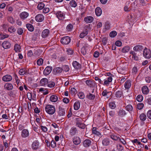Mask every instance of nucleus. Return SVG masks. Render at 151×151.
<instances>
[{
    "label": "nucleus",
    "mask_w": 151,
    "mask_h": 151,
    "mask_svg": "<svg viewBox=\"0 0 151 151\" xmlns=\"http://www.w3.org/2000/svg\"><path fill=\"white\" fill-rule=\"evenodd\" d=\"M143 55L144 57H151V51L149 49L145 48L143 51Z\"/></svg>",
    "instance_id": "5"
},
{
    "label": "nucleus",
    "mask_w": 151,
    "mask_h": 151,
    "mask_svg": "<svg viewBox=\"0 0 151 151\" xmlns=\"http://www.w3.org/2000/svg\"><path fill=\"white\" fill-rule=\"evenodd\" d=\"M77 130L75 127H72L70 129L69 133L72 136L74 135L77 132Z\"/></svg>",
    "instance_id": "15"
},
{
    "label": "nucleus",
    "mask_w": 151,
    "mask_h": 151,
    "mask_svg": "<svg viewBox=\"0 0 151 151\" xmlns=\"http://www.w3.org/2000/svg\"><path fill=\"white\" fill-rule=\"evenodd\" d=\"M22 136L23 137H26L29 135V132L28 130L27 129H24L22 132H21Z\"/></svg>",
    "instance_id": "13"
},
{
    "label": "nucleus",
    "mask_w": 151,
    "mask_h": 151,
    "mask_svg": "<svg viewBox=\"0 0 151 151\" xmlns=\"http://www.w3.org/2000/svg\"><path fill=\"white\" fill-rule=\"evenodd\" d=\"M130 4L129 1H127L126 3V6L124 8V10L126 12H129L130 11V9L129 7V5Z\"/></svg>",
    "instance_id": "34"
},
{
    "label": "nucleus",
    "mask_w": 151,
    "mask_h": 151,
    "mask_svg": "<svg viewBox=\"0 0 151 151\" xmlns=\"http://www.w3.org/2000/svg\"><path fill=\"white\" fill-rule=\"evenodd\" d=\"M82 121V119L81 118H76V126L78 125L79 124H80Z\"/></svg>",
    "instance_id": "53"
},
{
    "label": "nucleus",
    "mask_w": 151,
    "mask_h": 151,
    "mask_svg": "<svg viewBox=\"0 0 151 151\" xmlns=\"http://www.w3.org/2000/svg\"><path fill=\"white\" fill-rule=\"evenodd\" d=\"M110 137L111 138L115 141H117L119 139V137L118 135L116 134H112L110 135Z\"/></svg>",
    "instance_id": "22"
},
{
    "label": "nucleus",
    "mask_w": 151,
    "mask_h": 151,
    "mask_svg": "<svg viewBox=\"0 0 151 151\" xmlns=\"http://www.w3.org/2000/svg\"><path fill=\"white\" fill-rule=\"evenodd\" d=\"M20 49L21 47L18 44H16L15 45L14 49L16 52H19Z\"/></svg>",
    "instance_id": "36"
},
{
    "label": "nucleus",
    "mask_w": 151,
    "mask_h": 151,
    "mask_svg": "<svg viewBox=\"0 0 151 151\" xmlns=\"http://www.w3.org/2000/svg\"><path fill=\"white\" fill-rule=\"evenodd\" d=\"M110 93V92L107 91L106 90H105L102 92V95L104 96H106L108 93Z\"/></svg>",
    "instance_id": "59"
},
{
    "label": "nucleus",
    "mask_w": 151,
    "mask_h": 151,
    "mask_svg": "<svg viewBox=\"0 0 151 151\" xmlns=\"http://www.w3.org/2000/svg\"><path fill=\"white\" fill-rule=\"evenodd\" d=\"M88 33V31L86 29L84 31L81 33L80 35V37L81 38H83L85 36H86Z\"/></svg>",
    "instance_id": "33"
},
{
    "label": "nucleus",
    "mask_w": 151,
    "mask_h": 151,
    "mask_svg": "<svg viewBox=\"0 0 151 151\" xmlns=\"http://www.w3.org/2000/svg\"><path fill=\"white\" fill-rule=\"evenodd\" d=\"M110 142L109 139L108 138H105L103 140L102 144L103 145L107 146L109 144Z\"/></svg>",
    "instance_id": "25"
},
{
    "label": "nucleus",
    "mask_w": 151,
    "mask_h": 151,
    "mask_svg": "<svg viewBox=\"0 0 151 151\" xmlns=\"http://www.w3.org/2000/svg\"><path fill=\"white\" fill-rule=\"evenodd\" d=\"M130 48L129 46H125L123 48L122 50V52L124 53L127 52L129 50Z\"/></svg>",
    "instance_id": "38"
},
{
    "label": "nucleus",
    "mask_w": 151,
    "mask_h": 151,
    "mask_svg": "<svg viewBox=\"0 0 151 151\" xmlns=\"http://www.w3.org/2000/svg\"><path fill=\"white\" fill-rule=\"evenodd\" d=\"M86 97L89 100H92L94 99L95 97V96L94 94L89 93L88 94L86 95Z\"/></svg>",
    "instance_id": "26"
},
{
    "label": "nucleus",
    "mask_w": 151,
    "mask_h": 151,
    "mask_svg": "<svg viewBox=\"0 0 151 151\" xmlns=\"http://www.w3.org/2000/svg\"><path fill=\"white\" fill-rule=\"evenodd\" d=\"M93 20V18L92 16H88L85 17L84 19V21L86 23H91L92 22Z\"/></svg>",
    "instance_id": "17"
},
{
    "label": "nucleus",
    "mask_w": 151,
    "mask_h": 151,
    "mask_svg": "<svg viewBox=\"0 0 151 151\" xmlns=\"http://www.w3.org/2000/svg\"><path fill=\"white\" fill-rule=\"evenodd\" d=\"M32 148L34 150H37L39 147V144L37 141H34L32 145Z\"/></svg>",
    "instance_id": "8"
},
{
    "label": "nucleus",
    "mask_w": 151,
    "mask_h": 151,
    "mask_svg": "<svg viewBox=\"0 0 151 151\" xmlns=\"http://www.w3.org/2000/svg\"><path fill=\"white\" fill-rule=\"evenodd\" d=\"M142 91L143 93L145 94L148 93L149 92V90L148 88L146 86H144L142 88Z\"/></svg>",
    "instance_id": "30"
},
{
    "label": "nucleus",
    "mask_w": 151,
    "mask_h": 151,
    "mask_svg": "<svg viewBox=\"0 0 151 151\" xmlns=\"http://www.w3.org/2000/svg\"><path fill=\"white\" fill-rule=\"evenodd\" d=\"M52 69V67L50 66H47L44 70L43 71V74L46 76L48 75L50 73Z\"/></svg>",
    "instance_id": "7"
},
{
    "label": "nucleus",
    "mask_w": 151,
    "mask_h": 151,
    "mask_svg": "<svg viewBox=\"0 0 151 151\" xmlns=\"http://www.w3.org/2000/svg\"><path fill=\"white\" fill-rule=\"evenodd\" d=\"M69 4L70 5V6L73 7L75 8L77 6L76 2L75 1L73 0H71L70 1Z\"/></svg>",
    "instance_id": "37"
},
{
    "label": "nucleus",
    "mask_w": 151,
    "mask_h": 151,
    "mask_svg": "<svg viewBox=\"0 0 151 151\" xmlns=\"http://www.w3.org/2000/svg\"><path fill=\"white\" fill-rule=\"evenodd\" d=\"M105 29H109L110 28L109 23L108 22H107L105 23Z\"/></svg>",
    "instance_id": "62"
},
{
    "label": "nucleus",
    "mask_w": 151,
    "mask_h": 151,
    "mask_svg": "<svg viewBox=\"0 0 151 151\" xmlns=\"http://www.w3.org/2000/svg\"><path fill=\"white\" fill-rule=\"evenodd\" d=\"M8 31L11 33L15 32L16 30L15 28L13 26H11L8 29Z\"/></svg>",
    "instance_id": "49"
},
{
    "label": "nucleus",
    "mask_w": 151,
    "mask_h": 151,
    "mask_svg": "<svg viewBox=\"0 0 151 151\" xmlns=\"http://www.w3.org/2000/svg\"><path fill=\"white\" fill-rule=\"evenodd\" d=\"M65 14L60 11H58L56 14L57 17L60 20H63L65 18Z\"/></svg>",
    "instance_id": "4"
},
{
    "label": "nucleus",
    "mask_w": 151,
    "mask_h": 151,
    "mask_svg": "<svg viewBox=\"0 0 151 151\" xmlns=\"http://www.w3.org/2000/svg\"><path fill=\"white\" fill-rule=\"evenodd\" d=\"M43 12L44 13L46 14L49 11V9L48 7H45L43 8Z\"/></svg>",
    "instance_id": "60"
},
{
    "label": "nucleus",
    "mask_w": 151,
    "mask_h": 151,
    "mask_svg": "<svg viewBox=\"0 0 151 151\" xmlns=\"http://www.w3.org/2000/svg\"><path fill=\"white\" fill-rule=\"evenodd\" d=\"M91 141L88 139H85L83 142V146L86 147H89L91 145Z\"/></svg>",
    "instance_id": "12"
},
{
    "label": "nucleus",
    "mask_w": 151,
    "mask_h": 151,
    "mask_svg": "<svg viewBox=\"0 0 151 151\" xmlns=\"http://www.w3.org/2000/svg\"><path fill=\"white\" fill-rule=\"evenodd\" d=\"M62 69L63 70H64L65 72H68L70 68L68 65H65L63 66Z\"/></svg>",
    "instance_id": "51"
},
{
    "label": "nucleus",
    "mask_w": 151,
    "mask_h": 151,
    "mask_svg": "<svg viewBox=\"0 0 151 151\" xmlns=\"http://www.w3.org/2000/svg\"><path fill=\"white\" fill-rule=\"evenodd\" d=\"M19 73L20 75H24L26 73V72L24 69H22L19 70Z\"/></svg>",
    "instance_id": "55"
},
{
    "label": "nucleus",
    "mask_w": 151,
    "mask_h": 151,
    "mask_svg": "<svg viewBox=\"0 0 151 151\" xmlns=\"http://www.w3.org/2000/svg\"><path fill=\"white\" fill-rule=\"evenodd\" d=\"M58 97L55 95H52L50 98V100L52 102H56L58 100Z\"/></svg>",
    "instance_id": "29"
},
{
    "label": "nucleus",
    "mask_w": 151,
    "mask_h": 151,
    "mask_svg": "<svg viewBox=\"0 0 151 151\" xmlns=\"http://www.w3.org/2000/svg\"><path fill=\"white\" fill-rule=\"evenodd\" d=\"M49 33V30L47 29H45L42 31V37L45 38L48 36Z\"/></svg>",
    "instance_id": "16"
},
{
    "label": "nucleus",
    "mask_w": 151,
    "mask_h": 151,
    "mask_svg": "<svg viewBox=\"0 0 151 151\" xmlns=\"http://www.w3.org/2000/svg\"><path fill=\"white\" fill-rule=\"evenodd\" d=\"M140 118L141 120L145 121L146 119V116L144 114L142 113L140 116Z\"/></svg>",
    "instance_id": "52"
},
{
    "label": "nucleus",
    "mask_w": 151,
    "mask_h": 151,
    "mask_svg": "<svg viewBox=\"0 0 151 151\" xmlns=\"http://www.w3.org/2000/svg\"><path fill=\"white\" fill-rule=\"evenodd\" d=\"M144 106V104L142 103H139L137 105V108L139 110L141 109Z\"/></svg>",
    "instance_id": "50"
},
{
    "label": "nucleus",
    "mask_w": 151,
    "mask_h": 151,
    "mask_svg": "<svg viewBox=\"0 0 151 151\" xmlns=\"http://www.w3.org/2000/svg\"><path fill=\"white\" fill-rule=\"evenodd\" d=\"M45 111L48 114L52 115L55 113V109L54 106L47 105L45 107Z\"/></svg>",
    "instance_id": "1"
},
{
    "label": "nucleus",
    "mask_w": 151,
    "mask_h": 151,
    "mask_svg": "<svg viewBox=\"0 0 151 151\" xmlns=\"http://www.w3.org/2000/svg\"><path fill=\"white\" fill-rule=\"evenodd\" d=\"M122 94V93L121 91H119L116 92L115 95L117 97H120Z\"/></svg>",
    "instance_id": "48"
},
{
    "label": "nucleus",
    "mask_w": 151,
    "mask_h": 151,
    "mask_svg": "<svg viewBox=\"0 0 151 151\" xmlns=\"http://www.w3.org/2000/svg\"><path fill=\"white\" fill-rule=\"evenodd\" d=\"M131 81L130 80H127L125 82L124 87L126 89H129L131 86Z\"/></svg>",
    "instance_id": "24"
},
{
    "label": "nucleus",
    "mask_w": 151,
    "mask_h": 151,
    "mask_svg": "<svg viewBox=\"0 0 151 151\" xmlns=\"http://www.w3.org/2000/svg\"><path fill=\"white\" fill-rule=\"evenodd\" d=\"M126 109L127 111H132L133 107L131 105L129 104L126 107Z\"/></svg>",
    "instance_id": "46"
},
{
    "label": "nucleus",
    "mask_w": 151,
    "mask_h": 151,
    "mask_svg": "<svg viewBox=\"0 0 151 151\" xmlns=\"http://www.w3.org/2000/svg\"><path fill=\"white\" fill-rule=\"evenodd\" d=\"M78 95L80 99H83L85 98V95L83 93H80L78 94Z\"/></svg>",
    "instance_id": "56"
},
{
    "label": "nucleus",
    "mask_w": 151,
    "mask_h": 151,
    "mask_svg": "<svg viewBox=\"0 0 151 151\" xmlns=\"http://www.w3.org/2000/svg\"><path fill=\"white\" fill-rule=\"evenodd\" d=\"M55 83L52 81H48L47 83V86L50 88H52L55 86Z\"/></svg>",
    "instance_id": "42"
},
{
    "label": "nucleus",
    "mask_w": 151,
    "mask_h": 151,
    "mask_svg": "<svg viewBox=\"0 0 151 151\" xmlns=\"http://www.w3.org/2000/svg\"><path fill=\"white\" fill-rule=\"evenodd\" d=\"M2 45L4 48L6 49L10 47L11 44L9 42L5 41L3 42Z\"/></svg>",
    "instance_id": "10"
},
{
    "label": "nucleus",
    "mask_w": 151,
    "mask_h": 151,
    "mask_svg": "<svg viewBox=\"0 0 151 151\" xmlns=\"http://www.w3.org/2000/svg\"><path fill=\"white\" fill-rule=\"evenodd\" d=\"M109 107L112 109H114L116 107V105L113 102H110L109 104Z\"/></svg>",
    "instance_id": "57"
},
{
    "label": "nucleus",
    "mask_w": 151,
    "mask_h": 151,
    "mask_svg": "<svg viewBox=\"0 0 151 151\" xmlns=\"http://www.w3.org/2000/svg\"><path fill=\"white\" fill-rule=\"evenodd\" d=\"M70 92L72 95H75L77 93V91L75 88H71Z\"/></svg>",
    "instance_id": "45"
},
{
    "label": "nucleus",
    "mask_w": 151,
    "mask_h": 151,
    "mask_svg": "<svg viewBox=\"0 0 151 151\" xmlns=\"http://www.w3.org/2000/svg\"><path fill=\"white\" fill-rule=\"evenodd\" d=\"M44 16L41 14L37 15L35 17V20L37 22H41L44 20Z\"/></svg>",
    "instance_id": "6"
},
{
    "label": "nucleus",
    "mask_w": 151,
    "mask_h": 151,
    "mask_svg": "<svg viewBox=\"0 0 151 151\" xmlns=\"http://www.w3.org/2000/svg\"><path fill=\"white\" fill-rule=\"evenodd\" d=\"M27 28L30 32H32L34 30V28L33 25L30 24H27L26 25Z\"/></svg>",
    "instance_id": "28"
},
{
    "label": "nucleus",
    "mask_w": 151,
    "mask_h": 151,
    "mask_svg": "<svg viewBox=\"0 0 151 151\" xmlns=\"http://www.w3.org/2000/svg\"><path fill=\"white\" fill-rule=\"evenodd\" d=\"M71 41L70 38L68 36H66L62 38L60 40L61 43L64 45L68 44Z\"/></svg>",
    "instance_id": "2"
},
{
    "label": "nucleus",
    "mask_w": 151,
    "mask_h": 151,
    "mask_svg": "<svg viewBox=\"0 0 151 151\" xmlns=\"http://www.w3.org/2000/svg\"><path fill=\"white\" fill-rule=\"evenodd\" d=\"M143 49V47L141 45H137L133 47V50L136 52L139 51Z\"/></svg>",
    "instance_id": "20"
},
{
    "label": "nucleus",
    "mask_w": 151,
    "mask_h": 151,
    "mask_svg": "<svg viewBox=\"0 0 151 151\" xmlns=\"http://www.w3.org/2000/svg\"><path fill=\"white\" fill-rule=\"evenodd\" d=\"M4 88L8 90H12L13 88L12 85L10 83H6L4 86Z\"/></svg>",
    "instance_id": "19"
},
{
    "label": "nucleus",
    "mask_w": 151,
    "mask_h": 151,
    "mask_svg": "<svg viewBox=\"0 0 151 151\" xmlns=\"http://www.w3.org/2000/svg\"><path fill=\"white\" fill-rule=\"evenodd\" d=\"M80 107V103L78 101H76L74 105V108L75 110H78Z\"/></svg>",
    "instance_id": "31"
},
{
    "label": "nucleus",
    "mask_w": 151,
    "mask_h": 151,
    "mask_svg": "<svg viewBox=\"0 0 151 151\" xmlns=\"http://www.w3.org/2000/svg\"><path fill=\"white\" fill-rule=\"evenodd\" d=\"M147 116L148 117L151 119V110H150L147 112Z\"/></svg>",
    "instance_id": "64"
},
{
    "label": "nucleus",
    "mask_w": 151,
    "mask_h": 151,
    "mask_svg": "<svg viewBox=\"0 0 151 151\" xmlns=\"http://www.w3.org/2000/svg\"><path fill=\"white\" fill-rule=\"evenodd\" d=\"M95 12L97 16H100L102 14V10L100 7H97L95 9Z\"/></svg>",
    "instance_id": "18"
},
{
    "label": "nucleus",
    "mask_w": 151,
    "mask_h": 151,
    "mask_svg": "<svg viewBox=\"0 0 151 151\" xmlns=\"http://www.w3.org/2000/svg\"><path fill=\"white\" fill-rule=\"evenodd\" d=\"M73 65L76 69H78L81 68V65L77 62L74 61L73 63Z\"/></svg>",
    "instance_id": "23"
},
{
    "label": "nucleus",
    "mask_w": 151,
    "mask_h": 151,
    "mask_svg": "<svg viewBox=\"0 0 151 151\" xmlns=\"http://www.w3.org/2000/svg\"><path fill=\"white\" fill-rule=\"evenodd\" d=\"M44 4L42 2L39 3L37 6V8L39 10L42 9L45 6Z\"/></svg>",
    "instance_id": "35"
},
{
    "label": "nucleus",
    "mask_w": 151,
    "mask_h": 151,
    "mask_svg": "<svg viewBox=\"0 0 151 151\" xmlns=\"http://www.w3.org/2000/svg\"><path fill=\"white\" fill-rule=\"evenodd\" d=\"M93 82L90 80H87L86 81V83L88 86L91 87L93 86Z\"/></svg>",
    "instance_id": "41"
},
{
    "label": "nucleus",
    "mask_w": 151,
    "mask_h": 151,
    "mask_svg": "<svg viewBox=\"0 0 151 151\" xmlns=\"http://www.w3.org/2000/svg\"><path fill=\"white\" fill-rule=\"evenodd\" d=\"M126 113L124 110L120 109L118 112V115L120 116H124L126 114Z\"/></svg>",
    "instance_id": "32"
},
{
    "label": "nucleus",
    "mask_w": 151,
    "mask_h": 151,
    "mask_svg": "<svg viewBox=\"0 0 151 151\" xmlns=\"http://www.w3.org/2000/svg\"><path fill=\"white\" fill-rule=\"evenodd\" d=\"M117 33L116 31H113L109 34V36L111 37H114L117 35Z\"/></svg>",
    "instance_id": "43"
},
{
    "label": "nucleus",
    "mask_w": 151,
    "mask_h": 151,
    "mask_svg": "<svg viewBox=\"0 0 151 151\" xmlns=\"http://www.w3.org/2000/svg\"><path fill=\"white\" fill-rule=\"evenodd\" d=\"M12 80V77L10 75L4 76L2 78V80L5 82L9 81Z\"/></svg>",
    "instance_id": "9"
},
{
    "label": "nucleus",
    "mask_w": 151,
    "mask_h": 151,
    "mask_svg": "<svg viewBox=\"0 0 151 151\" xmlns=\"http://www.w3.org/2000/svg\"><path fill=\"white\" fill-rule=\"evenodd\" d=\"M7 19L8 22L12 24H13L15 23V21L12 16H9L7 17Z\"/></svg>",
    "instance_id": "27"
},
{
    "label": "nucleus",
    "mask_w": 151,
    "mask_h": 151,
    "mask_svg": "<svg viewBox=\"0 0 151 151\" xmlns=\"http://www.w3.org/2000/svg\"><path fill=\"white\" fill-rule=\"evenodd\" d=\"M29 14L25 12H22L20 14V17L23 19L27 18Z\"/></svg>",
    "instance_id": "14"
},
{
    "label": "nucleus",
    "mask_w": 151,
    "mask_h": 151,
    "mask_svg": "<svg viewBox=\"0 0 151 151\" xmlns=\"http://www.w3.org/2000/svg\"><path fill=\"white\" fill-rule=\"evenodd\" d=\"M143 99V97L141 95H138L136 98L137 100L139 102L142 101Z\"/></svg>",
    "instance_id": "47"
},
{
    "label": "nucleus",
    "mask_w": 151,
    "mask_h": 151,
    "mask_svg": "<svg viewBox=\"0 0 151 151\" xmlns=\"http://www.w3.org/2000/svg\"><path fill=\"white\" fill-rule=\"evenodd\" d=\"M117 148L119 151H122L124 149L123 147L120 145H119L117 146Z\"/></svg>",
    "instance_id": "63"
},
{
    "label": "nucleus",
    "mask_w": 151,
    "mask_h": 151,
    "mask_svg": "<svg viewBox=\"0 0 151 151\" xmlns=\"http://www.w3.org/2000/svg\"><path fill=\"white\" fill-rule=\"evenodd\" d=\"M23 32V30L21 28H19L17 30V32L19 35H22Z\"/></svg>",
    "instance_id": "61"
},
{
    "label": "nucleus",
    "mask_w": 151,
    "mask_h": 151,
    "mask_svg": "<svg viewBox=\"0 0 151 151\" xmlns=\"http://www.w3.org/2000/svg\"><path fill=\"white\" fill-rule=\"evenodd\" d=\"M138 71L137 68L136 67H134L132 70V73L134 74H136Z\"/></svg>",
    "instance_id": "58"
},
{
    "label": "nucleus",
    "mask_w": 151,
    "mask_h": 151,
    "mask_svg": "<svg viewBox=\"0 0 151 151\" xmlns=\"http://www.w3.org/2000/svg\"><path fill=\"white\" fill-rule=\"evenodd\" d=\"M73 28V25L71 24H70L68 25L66 28L67 31L68 32H70L71 31Z\"/></svg>",
    "instance_id": "39"
},
{
    "label": "nucleus",
    "mask_w": 151,
    "mask_h": 151,
    "mask_svg": "<svg viewBox=\"0 0 151 151\" xmlns=\"http://www.w3.org/2000/svg\"><path fill=\"white\" fill-rule=\"evenodd\" d=\"M93 133L94 134H96L97 135L99 136L101 135L100 133L96 130L95 128H93L92 130Z\"/></svg>",
    "instance_id": "44"
},
{
    "label": "nucleus",
    "mask_w": 151,
    "mask_h": 151,
    "mask_svg": "<svg viewBox=\"0 0 151 151\" xmlns=\"http://www.w3.org/2000/svg\"><path fill=\"white\" fill-rule=\"evenodd\" d=\"M73 142L75 145H78L81 142V140L79 137H75L73 139Z\"/></svg>",
    "instance_id": "11"
},
{
    "label": "nucleus",
    "mask_w": 151,
    "mask_h": 151,
    "mask_svg": "<svg viewBox=\"0 0 151 151\" xmlns=\"http://www.w3.org/2000/svg\"><path fill=\"white\" fill-rule=\"evenodd\" d=\"M48 79L46 78H43L40 81V83L41 86H45L48 83Z\"/></svg>",
    "instance_id": "21"
},
{
    "label": "nucleus",
    "mask_w": 151,
    "mask_h": 151,
    "mask_svg": "<svg viewBox=\"0 0 151 151\" xmlns=\"http://www.w3.org/2000/svg\"><path fill=\"white\" fill-rule=\"evenodd\" d=\"M54 71H55L57 73H60L63 71L62 68L58 67L54 68L53 70Z\"/></svg>",
    "instance_id": "40"
},
{
    "label": "nucleus",
    "mask_w": 151,
    "mask_h": 151,
    "mask_svg": "<svg viewBox=\"0 0 151 151\" xmlns=\"http://www.w3.org/2000/svg\"><path fill=\"white\" fill-rule=\"evenodd\" d=\"M43 63V59L41 58H40L37 61V64L38 65H42Z\"/></svg>",
    "instance_id": "54"
},
{
    "label": "nucleus",
    "mask_w": 151,
    "mask_h": 151,
    "mask_svg": "<svg viewBox=\"0 0 151 151\" xmlns=\"http://www.w3.org/2000/svg\"><path fill=\"white\" fill-rule=\"evenodd\" d=\"M58 116L60 117L64 118L65 116L66 110L63 108L59 106V107Z\"/></svg>",
    "instance_id": "3"
}]
</instances>
